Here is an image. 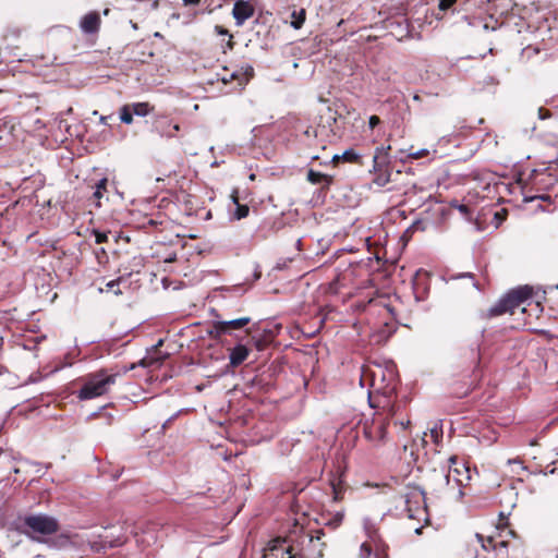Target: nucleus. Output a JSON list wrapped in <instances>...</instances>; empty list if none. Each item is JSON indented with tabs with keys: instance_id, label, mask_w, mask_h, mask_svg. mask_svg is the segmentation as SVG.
I'll use <instances>...</instances> for the list:
<instances>
[{
	"instance_id": "nucleus-1",
	"label": "nucleus",
	"mask_w": 558,
	"mask_h": 558,
	"mask_svg": "<svg viewBox=\"0 0 558 558\" xmlns=\"http://www.w3.org/2000/svg\"><path fill=\"white\" fill-rule=\"evenodd\" d=\"M361 385L369 387V404L375 409H385L396 401L391 398L396 393L398 378L393 365L368 363L361 371Z\"/></svg>"
},
{
	"instance_id": "nucleus-2",
	"label": "nucleus",
	"mask_w": 558,
	"mask_h": 558,
	"mask_svg": "<svg viewBox=\"0 0 558 558\" xmlns=\"http://www.w3.org/2000/svg\"><path fill=\"white\" fill-rule=\"evenodd\" d=\"M532 288L524 286L509 291L488 311L489 317L500 316L506 313L518 315V325L530 324L527 317H538L542 311L538 302L532 300Z\"/></svg>"
},
{
	"instance_id": "nucleus-3",
	"label": "nucleus",
	"mask_w": 558,
	"mask_h": 558,
	"mask_svg": "<svg viewBox=\"0 0 558 558\" xmlns=\"http://www.w3.org/2000/svg\"><path fill=\"white\" fill-rule=\"evenodd\" d=\"M405 403L395 402L393 404L385 408L377 409L371 418H366L362 424L364 437L374 446H380L387 441V427L390 422L399 424L402 429H405L410 424L409 420H403L401 416L402 409Z\"/></svg>"
},
{
	"instance_id": "nucleus-4",
	"label": "nucleus",
	"mask_w": 558,
	"mask_h": 558,
	"mask_svg": "<svg viewBox=\"0 0 558 558\" xmlns=\"http://www.w3.org/2000/svg\"><path fill=\"white\" fill-rule=\"evenodd\" d=\"M315 542L311 534L302 532L295 537L271 539L268 544V550L269 555L276 558H322L325 543H318V548L315 550L307 549V545L315 544Z\"/></svg>"
},
{
	"instance_id": "nucleus-5",
	"label": "nucleus",
	"mask_w": 558,
	"mask_h": 558,
	"mask_svg": "<svg viewBox=\"0 0 558 558\" xmlns=\"http://www.w3.org/2000/svg\"><path fill=\"white\" fill-rule=\"evenodd\" d=\"M448 462L447 472L433 471L429 483L432 492L441 493L445 489L454 492L457 489L459 497H462V487L468 486L471 481L470 468L457 456H451Z\"/></svg>"
},
{
	"instance_id": "nucleus-6",
	"label": "nucleus",
	"mask_w": 558,
	"mask_h": 558,
	"mask_svg": "<svg viewBox=\"0 0 558 558\" xmlns=\"http://www.w3.org/2000/svg\"><path fill=\"white\" fill-rule=\"evenodd\" d=\"M120 372L114 368H100L77 379L81 384L76 397L80 400H92L108 395L117 383Z\"/></svg>"
},
{
	"instance_id": "nucleus-7",
	"label": "nucleus",
	"mask_w": 558,
	"mask_h": 558,
	"mask_svg": "<svg viewBox=\"0 0 558 558\" xmlns=\"http://www.w3.org/2000/svg\"><path fill=\"white\" fill-rule=\"evenodd\" d=\"M14 529L31 537L34 541H41L44 536H49L59 531L58 521L47 514H27L19 517L13 522Z\"/></svg>"
},
{
	"instance_id": "nucleus-8",
	"label": "nucleus",
	"mask_w": 558,
	"mask_h": 558,
	"mask_svg": "<svg viewBox=\"0 0 558 558\" xmlns=\"http://www.w3.org/2000/svg\"><path fill=\"white\" fill-rule=\"evenodd\" d=\"M374 179L377 186H385L390 182L389 156L384 147H377L373 158Z\"/></svg>"
},
{
	"instance_id": "nucleus-9",
	"label": "nucleus",
	"mask_w": 558,
	"mask_h": 558,
	"mask_svg": "<svg viewBox=\"0 0 558 558\" xmlns=\"http://www.w3.org/2000/svg\"><path fill=\"white\" fill-rule=\"evenodd\" d=\"M250 323L251 317L248 316L230 320H216L211 324L210 329L208 330V336L211 339L218 340L223 335H231L233 330L242 329Z\"/></svg>"
},
{
	"instance_id": "nucleus-10",
	"label": "nucleus",
	"mask_w": 558,
	"mask_h": 558,
	"mask_svg": "<svg viewBox=\"0 0 558 558\" xmlns=\"http://www.w3.org/2000/svg\"><path fill=\"white\" fill-rule=\"evenodd\" d=\"M408 517L411 519H420L426 514L425 494L418 487H412L404 495Z\"/></svg>"
},
{
	"instance_id": "nucleus-11",
	"label": "nucleus",
	"mask_w": 558,
	"mask_h": 558,
	"mask_svg": "<svg viewBox=\"0 0 558 558\" xmlns=\"http://www.w3.org/2000/svg\"><path fill=\"white\" fill-rule=\"evenodd\" d=\"M254 76V69L252 65L246 64L239 70L233 72H229L227 68L223 69V73L221 74L220 81L227 85L230 83H235V89H242L250 80Z\"/></svg>"
},
{
	"instance_id": "nucleus-12",
	"label": "nucleus",
	"mask_w": 558,
	"mask_h": 558,
	"mask_svg": "<svg viewBox=\"0 0 558 558\" xmlns=\"http://www.w3.org/2000/svg\"><path fill=\"white\" fill-rule=\"evenodd\" d=\"M80 28L87 36H97L101 26V16L98 11H89L80 20Z\"/></svg>"
},
{
	"instance_id": "nucleus-13",
	"label": "nucleus",
	"mask_w": 558,
	"mask_h": 558,
	"mask_svg": "<svg viewBox=\"0 0 558 558\" xmlns=\"http://www.w3.org/2000/svg\"><path fill=\"white\" fill-rule=\"evenodd\" d=\"M255 13V8L250 1L236 0L232 9V15L235 24L241 26L244 22L251 19Z\"/></svg>"
},
{
	"instance_id": "nucleus-14",
	"label": "nucleus",
	"mask_w": 558,
	"mask_h": 558,
	"mask_svg": "<svg viewBox=\"0 0 558 558\" xmlns=\"http://www.w3.org/2000/svg\"><path fill=\"white\" fill-rule=\"evenodd\" d=\"M476 538L482 545V548L486 551L495 550L500 551L502 548H508L509 546L514 547L515 544H511L509 539H498V537L494 535L484 536L482 534H476Z\"/></svg>"
},
{
	"instance_id": "nucleus-15",
	"label": "nucleus",
	"mask_w": 558,
	"mask_h": 558,
	"mask_svg": "<svg viewBox=\"0 0 558 558\" xmlns=\"http://www.w3.org/2000/svg\"><path fill=\"white\" fill-rule=\"evenodd\" d=\"M307 181L312 184H320L322 190L327 191L333 183V177L310 169L307 171Z\"/></svg>"
},
{
	"instance_id": "nucleus-16",
	"label": "nucleus",
	"mask_w": 558,
	"mask_h": 558,
	"mask_svg": "<svg viewBox=\"0 0 558 558\" xmlns=\"http://www.w3.org/2000/svg\"><path fill=\"white\" fill-rule=\"evenodd\" d=\"M557 182V178L551 173L539 172L537 170L533 171L532 174V184L536 186L538 190L542 187L553 186Z\"/></svg>"
},
{
	"instance_id": "nucleus-17",
	"label": "nucleus",
	"mask_w": 558,
	"mask_h": 558,
	"mask_svg": "<svg viewBox=\"0 0 558 558\" xmlns=\"http://www.w3.org/2000/svg\"><path fill=\"white\" fill-rule=\"evenodd\" d=\"M385 296L369 298L366 303L356 302L354 306L356 310L366 311L367 308H384L388 313H391V308L386 303Z\"/></svg>"
},
{
	"instance_id": "nucleus-18",
	"label": "nucleus",
	"mask_w": 558,
	"mask_h": 558,
	"mask_svg": "<svg viewBox=\"0 0 558 558\" xmlns=\"http://www.w3.org/2000/svg\"><path fill=\"white\" fill-rule=\"evenodd\" d=\"M496 536L498 539H508V537H517V533L514 530L509 527L508 519L501 512L499 514V523L496 526Z\"/></svg>"
},
{
	"instance_id": "nucleus-19",
	"label": "nucleus",
	"mask_w": 558,
	"mask_h": 558,
	"mask_svg": "<svg viewBox=\"0 0 558 558\" xmlns=\"http://www.w3.org/2000/svg\"><path fill=\"white\" fill-rule=\"evenodd\" d=\"M248 353L250 350L245 345H235L230 352V365H232L233 367L241 365L247 359Z\"/></svg>"
},
{
	"instance_id": "nucleus-20",
	"label": "nucleus",
	"mask_w": 558,
	"mask_h": 558,
	"mask_svg": "<svg viewBox=\"0 0 558 558\" xmlns=\"http://www.w3.org/2000/svg\"><path fill=\"white\" fill-rule=\"evenodd\" d=\"M101 546L102 547H117L121 546L126 542V537L124 535H114L113 533H107L106 535H101Z\"/></svg>"
},
{
	"instance_id": "nucleus-21",
	"label": "nucleus",
	"mask_w": 558,
	"mask_h": 558,
	"mask_svg": "<svg viewBox=\"0 0 558 558\" xmlns=\"http://www.w3.org/2000/svg\"><path fill=\"white\" fill-rule=\"evenodd\" d=\"M231 197H232L233 203L236 206L235 210L233 213V218L241 220V219L247 217L248 213H250V207L245 204H240L238 191H233V193L231 194Z\"/></svg>"
},
{
	"instance_id": "nucleus-22",
	"label": "nucleus",
	"mask_w": 558,
	"mask_h": 558,
	"mask_svg": "<svg viewBox=\"0 0 558 558\" xmlns=\"http://www.w3.org/2000/svg\"><path fill=\"white\" fill-rule=\"evenodd\" d=\"M158 129L160 133L168 137H173L175 133L180 130V125L178 123H172L170 120H161L158 121Z\"/></svg>"
},
{
	"instance_id": "nucleus-23",
	"label": "nucleus",
	"mask_w": 558,
	"mask_h": 558,
	"mask_svg": "<svg viewBox=\"0 0 558 558\" xmlns=\"http://www.w3.org/2000/svg\"><path fill=\"white\" fill-rule=\"evenodd\" d=\"M147 45H137L138 51H136V54L134 57V61L141 62V63H148L150 59L154 57V52L148 49Z\"/></svg>"
},
{
	"instance_id": "nucleus-24",
	"label": "nucleus",
	"mask_w": 558,
	"mask_h": 558,
	"mask_svg": "<svg viewBox=\"0 0 558 558\" xmlns=\"http://www.w3.org/2000/svg\"><path fill=\"white\" fill-rule=\"evenodd\" d=\"M340 160L347 161V162H359L360 156L355 153L353 149L345 150L341 156L335 155L332 157V162L337 165Z\"/></svg>"
},
{
	"instance_id": "nucleus-25",
	"label": "nucleus",
	"mask_w": 558,
	"mask_h": 558,
	"mask_svg": "<svg viewBox=\"0 0 558 558\" xmlns=\"http://www.w3.org/2000/svg\"><path fill=\"white\" fill-rule=\"evenodd\" d=\"M129 106L132 109L133 114L138 117H146L153 110V107H150L148 102H135L129 104Z\"/></svg>"
},
{
	"instance_id": "nucleus-26",
	"label": "nucleus",
	"mask_w": 558,
	"mask_h": 558,
	"mask_svg": "<svg viewBox=\"0 0 558 558\" xmlns=\"http://www.w3.org/2000/svg\"><path fill=\"white\" fill-rule=\"evenodd\" d=\"M291 26L295 29H300L304 22H305V19H306V11L305 9H301L299 11L294 10L292 13H291Z\"/></svg>"
},
{
	"instance_id": "nucleus-27",
	"label": "nucleus",
	"mask_w": 558,
	"mask_h": 558,
	"mask_svg": "<svg viewBox=\"0 0 558 558\" xmlns=\"http://www.w3.org/2000/svg\"><path fill=\"white\" fill-rule=\"evenodd\" d=\"M120 119L125 124H131L133 122V112H132V109L130 108L129 104L124 105L120 109Z\"/></svg>"
},
{
	"instance_id": "nucleus-28",
	"label": "nucleus",
	"mask_w": 558,
	"mask_h": 558,
	"mask_svg": "<svg viewBox=\"0 0 558 558\" xmlns=\"http://www.w3.org/2000/svg\"><path fill=\"white\" fill-rule=\"evenodd\" d=\"M523 201L525 203H530V202H534V201H542V202H547L548 205L551 204V197L548 194L524 195Z\"/></svg>"
},
{
	"instance_id": "nucleus-29",
	"label": "nucleus",
	"mask_w": 558,
	"mask_h": 558,
	"mask_svg": "<svg viewBox=\"0 0 558 558\" xmlns=\"http://www.w3.org/2000/svg\"><path fill=\"white\" fill-rule=\"evenodd\" d=\"M107 189V179H101L96 184V191L94 192V197L100 199L102 197V192Z\"/></svg>"
},
{
	"instance_id": "nucleus-30",
	"label": "nucleus",
	"mask_w": 558,
	"mask_h": 558,
	"mask_svg": "<svg viewBox=\"0 0 558 558\" xmlns=\"http://www.w3.org/2000/svg\"><path fill=\"white\" fill-rule=\"evenodd\" d=\"M121 278H118L116 280H111L106 284L107 291H112L116 295L121 294V290L119 289Z\"/></svg>"
},
{
	"instance_id": "nucleus-31",
	"label": "nucleus",
	"mask_w": 558,
	"mask_h": 558,
	"mask_svg": "<svg viewBox=\"0 0 558 558\" xmlns=\"http://www.w3.org/2000/svg\"><path fill=\"white\" fill-rule=\"evenodd\" d=\"M163 220H160L158 218H147L144 222H143V228H154L156 229L158 226H162L163 225Z\"/></svg>"
},
{
	"instance_id": "nucleus-32",
	"label": "nucleus",
	"mask_w": 558,
	"mask_h": 558,
	"mask_svg": "<svg viewBox=\"0 0 558 558\" xmlns=\"http://www.w3.org/2000/svg\"><path fill=\"white\" fill-rule=\"evenodd\" d=\"M163 359L165 357L146 356L142 360L141 364L143 366H153L155 364H161Z\"/></svg>"
},
{
	"instance_id": "nucleus-33",
	"label": "nucleus",
	"mask_w": 558,
	"mask_h": 558,
	"mask_svg": "<svg viewBox=\"0 0 558 558\" xmlns=\"http://www.w3.org/2000/svg\"><path fill=\"white\" fill-rule=\"evenodd\" d=\"M94 234H95L96 243L101 244V243H105L108 241L109 234H111V232H102V231L94 230Z\"/></svg>"
},
{
	"instance_id": "nucleus-34",
	"label": "nucleus",
	"mask_w": 558,
	"mask_h": 558,
	"mask_svg": "<svg viewBox=\"0 0 558 558\" xmlns=\"http://www.w3.org/2000/svg\"><path fill=\"white\" fill-rule=\"evenodd\" d=\"M324 535V531L323 530H317L316 531V535H312L311 536L316 541L315 544H311V545H307V549L308 550H315L318 548V543H323L320 539H322V536Z\"/></svg>"
},
{
	"instance_id": "nucleus-35",
	"label": "nucleus",
	"mask_w": 558,
	"mask_h": 558,
	"mask_svg": "<svg viewBox=\"0 0 558 558\" xmlns=\"http://www.w3.org/2000/svg\"><path fill=\"white\" fill-rule=\"evenodd\" d=\"M430 438L435 444H438L442 438V429L437 426L430 428Z\"/></svg>"
},
{
	"instance_id": "nucleus-36",
	"label": "nucleus",
	"mask_w": 558,
	"mask_h": 558,
	"mask_svg": "<svg viewBox=\"0 0 558 558\" xmlns=\"http://www.w3.org/2000/svg\"><path fill=\"white\" fill-rule=\"evenodd\" d=\"M456 2L457 0H439L438 8L441 11H446L450 9Z\"/></svg>"
},
{
	"instance_id": "nucleus-37",
	"label": "nucleus",
	"mask_w": 558,
	"mask_h": 558,
	"mask_svg": "<svg viewBox=\"0 0 558 558\" xmlns=\"http://www.w3.org/2000/svg\"><path fill=\"white\" fill-rule=\"evenodd\" d=\"M380 123V118L378 116H371L368 120V125L372 130H374Z\"/></svg>"
},
{
	"instance_id": "nucleus-38",
	"label": "nucleus",
	"mask_w": 558,
	"mask_h": 558,
	"mask_svg": "<svg viewBox=\"0 0 558 558\" xmlns=\"http://www.w3.org/2000/svg\"><path fill=\"white\" fill-rule=\"evenodd\" d=\"M538 116H539V118L542 120H544V119L550 118L551 117V112L548 109L539 108L538 109Z\"/></svg>"
},
{
	"instance_id": "nucleus-39",
	"label": "nucleus",
	"mask_w": 558,
	"mask_h": 558,
	"mask_svg": "<svg viewBox=\"0 0 558 558\" xmlns=\"http://www.w3.org/2000/svg\"><path fill=\"white\" fill-rule=\"evenodd\" d=\"M215 31H216V33H217L218 35H222V36H229V35H231V34L229 33V31H228L227 28H225L223 26H221V25H216V26H215Z\"/></svg>"
},
{
	"instance_id": "nucleus-40",
	"label": "nucleus",
	"mask_w": 558,
	"mask_h": 558,
	"mask_svg": "<svg viewBox=\"0 0 558 558\" xmlns=\"http://www.w3.org/2000/svg\"><path fill=\"white\" fill-rule=\"evenodd\" d=\"M234 46H235V41L233 40V35L231 34V35H229V39L226 43V47L225 48L228 49V50H233Z\"/></svg>"
},
{
	"instance_id": "nucleus-41",
	"label": "nucleus",
	"mask_w": 558,
	"mask_h": 558,
	"mask_svg": "<svg viewBox=\"0 0 558 558\" xmlns=\"http://www.w3.org/2000/svg\"><path fill=\"white\" fill-rule=\"evenodd\" d=\"M507 214H508L507 209H501L500 211H497V213L495 214V218H496V219H498V220H500V221H501V220H505V219H506V217H507Z\"/></svg>"
},
{
	"instance_id": "nucleus-42",
	"label": "nucleus",
	"mask_w": 558,
	"mask_h": 558,
	"mask_svg": "<svg viewBox=\"0 0 558 558\" xmlns=\"http://www.w3.org/2000/svg\"><path fill=\"white\" fill-rule=\"evenodd\" d=\"M255 345H256L258 351H262V350H264L267 347V340L259 339V340H257L255 342Z\"/></svg>"
},
{
	"instance_id": "nucleus-43",
	"label": "nucleus",
	"mask_w": 558,
	"mask_h": 558,
	"mask_svg": "<svg viewBox=\"0 0 558 558\" xmlns=\"http://www.w3.org/2000/svg\"><path fill=\"white\" fill-rule=\"evenodd\" d=\"M361 550H362V551H364V553H366V555H367V556H369V555H371V553H372V547H371V545H369V544H367V543H363V544L361 545Z\"/></svg>"
},
{
	"instance_id": "nucleus-44",
	"label": "nucleus",
	"mask_w": 558,
	"mask_h": 558,
	"mask_svg": "<svg viewBox=\"0 0 558 558\" xmlns=\"http://www.w3.org/2000/svg\"><path fill=\"white\" fill-rule=\"evenodd\" d=\"M333 499L336 501H339L342 499L341 492L339 489H337L336 487H333Z\"/></svg>"
},
{
	"instance_id": "nucleus-45",
	"label": "nucleus",
	"mask_w": 558,
	"mask_h": 558,
	"mask_svg": "<svg viewBox=\"0 0 558 558\" xmlns=\"http://www.w3.org/2000/svg\"><path fill=\"white\" fill-rule=\"evenodd\" d=\"M201 0H183L184 5H196Z\"/></svg>"
},
{
	"instance_id": "nucleus-46",
	"label": "nucleus",
	"mask_w": 558,
	"mask_h": 558,
	"mask_svg": "<svg viewBox=\"0 0 558 558\" xmlns=\"http://www.w3.org/2000/svg\"><path fill=\"white\" fill-rule=\"evenodd\" d=\"M337 281H333L329 284V291L336 293L337 292Z\"/></svg>"
},
{
	"instance_id": "nucleus-47",
	"label": "nucleus",
	"mask_w": 558,
	"mask_h": 558,
	"mask_svg": "<svg viewBox=\"0 0 558 558\" xmlns=\"http://www.w3.org/2000/svg\"><path fill=\"white\" fill-rule=\"evenodd\" d=\"M108 118H109V117H101V118H100V121H101L104 124H107V119H108Z\"/></svg>"
},
{
	"instance_id": "nucleus-48",
	"label": "nucleus",
	"mask_w": 558,
	"mask_h": 558,
	"mask_svg": "<svg viewBox=\"0 0 558 558\" xmlns=\"http://www.w3.org/2000/svg\"><path fill=\"white\" fill-rule=\"evenodd\" d=\"M460 210H461V211H466V210H468V207H466L465 205H461V206H460Z\"/></svg>"
},
{
	"instance_id": "nucleus-49",
	"label": "nucleus",
	"mask_w": 558,
	"mask_h": 558,
	"mask_svg": "<svg viewBox=\"0 0 558 558\" xmlns=\"http://www.w3.org/2000/svg\"><path fill=\"white\" fill-rule=\"evenodd\" d=\"M162 345V340H159L158 344L154 347L155 350H157L158 347Z\"/></svg>"
},
{
	"instance_id": "nucleus-50",
	"label": "nucleus",
	"mask_w": 558,
	"mask_h": 558,
	"mask_svg": "<svg viewBox=\"0 0 558 558\" xmlns=\"http://www.w3.org/2000/svg\"><path fill=\"white\" fill-rule=\"evenodd\" d=\"M104 14H105V15H108V14H109V9H106V10L104 11Z\"/></svg>"
},
{
	"instance_id": "nucleus-51",
	"label": "nucleus",
	"mask_w": 558,
	"mask_h": 558,
	"mask_svg": "<svg viewBox=\"0 0 558 558\" xmlns=\"http://www.w3.org/2000/svg\"><path fill=\"white\" fill-rule=\"evenodd\" d=\"M3 453V450L0 448V456Z\"/></svg>"
}]
</instances>
